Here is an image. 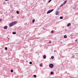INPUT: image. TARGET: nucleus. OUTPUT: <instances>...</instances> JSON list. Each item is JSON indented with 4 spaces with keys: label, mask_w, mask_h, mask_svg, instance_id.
I'll use <instances>...</instances> for the list:
<instances>
[{
    "label": "nucleus",
    "mask_w": 78,
    "mask_h": 78,
    "mask_svg": "<svg viewBox=\"0 0 78 78\" xmlns=\"http://www.w3.org/2000/svg\"><path fill=\"white\" fill-rule=\"evenodd\" d=\"M35 21V20L34 19L33 20H32V22H33V23H34V22Z\"/></svg>",
    "instance_id": "obj_17"
},
{
    "label": "nucleus",
    "mask_w": 78,
    "mask_h": 78,
    "mask_svg": "<svg viewBox=\"0 0 78 78\" xmlns=\"http://www.w3.org/2000/svg\"><path fill=\"white\" fill-rule=\"evenodd\" d=\"M16 13H17V14H19V11H16Z\"/></svg>",
    "instance_id": "obj_16"
},
{
    "label": "nucleus",
    "mask_w": 78,
    "mask_h": 78,
    "mask_svg": "<svg viewBox=\"0 0 78 78\" xmlns=\"http://www.w3.org/2000/svg\"><path fill=\"white\" fill-rule=\"evenodd\" d=\"M55 52H57V51H56V50H55L54 51Z\"/></svg>",
    "instance_id": "obj_26"
},
{
    "label": "nucleus",
    "mask_w": 78,
    "mask_h": 78,
    "mask_svg": "<svg viewBox=\"0 0 78 78\" xmlns=\"http://www.w3.org/2000/svg\"><path fill=\"white\" fill-rule=\"evenodd\" d=\"M60 19H63V17L62 16H61L60 17Z\"/></svg>",
    "instance_id": "obj_12"
},
{
    "label": "nucleus",
    "mask_w": 78,
    "mask_h": 78,
    "mask_svg": "<svg viewBox=\"0 0 78 78\" xmlns=\"http://www.w3.org/2000/svg\"><path fill=\"white\" fill-rule=\"evenodd\" d=\"M51 75H53V72H51Z\"/></svg>",
    "instance_id": "obj_15"
},
{
    "label": "nucleus",
    "mask_w": 78,
    "mask_h": 78,
    "mask_svg": "<svg viewBox=\"0 0 78 78\" xmlns=\"http://www.w3.org/2000/svg\"><path fill=\"white\" fill-rule=\"evenodd\" d=\"M51 33H53V30H52L51 31Z\"/></svg>",
    "instance_id": "obj_23"
},
{
    "label": "nucleus",
    "mask_w": 78,
    "mask_h": 78,
    "mask_svg": "<svg viewBox=\"0 0 78 78\" xmlns=\"http://www.w3.org/2000/svg\"><path fill=\"white\" fill-rule=\"evenodd\" d=\"M2 21V20L1 19H0V21L1 22Z\"/></svg>",
    "instance_id": "obj_28"
},
{
    "label": "nucleus",
    "mask_w": 78,
    "mask_h": 78,
    "mask_svg": "<svg viewBox=\"0 0 78 78\" xmlns=\"http://www.w3.org/2000/svg\"><path fill=\"white\" fill-rule=\"evenodd\" d=\"M12 23H13V24H14V25L16 24V23H17V21H14L12 22Z\"/></svg>",
    "instance_id": "obj_4"
},
{
    "label": "nucleus",
    "mask_w": 78,
    "mask_h": 78,
    "mask_svg": "<svg viewBox=\"0 0 78 78\" xmlns=\"http://www.w3.org/2000/svg\"><path fill=\"white\" fill-rule=\"evenodd\" d=\"M67 0L66 1H65L64 2L63 4L64 5H65V4H66V3H67Z\"/></svg>",
    "instance_id": "obj_8"
},
{
    "label": "nucleus",
    "mask_w": 78,
    "mask_h": 78,
    "mask_svg": "<svg viewBox=\"0 0 78 78\" xmlns=\"http://www.w3.org/2000/svg\"><path fill=\"white\" fill-rule=\"evenodd\" d=\"M70 25H71V23H68L67 25V27H70Z\"/></svg>",
    "instance_id": "obj_5"
},
{
    "label": "nucleus",
    "mask_w": 78,
    "mask_h": 78,
    "mask_svg": "<svg viewBox=\"0 0 78 78\" xmlns=\"http://www.w3.org/2000/svg\"><path fill=\"white\" fill-rule=\"evenodd\" d=\"M11 72H12H12H13V70L11 69Z\"/></svg>",
    "instance_id": "obj_18"
},
{
    "label": "nucleus",
    "mask_w": 78,
    "mask_h": 78,
    "mask_svg": "<svg viewBox=\"0 0 78 78\" xmlns=\"http://www.w3.org/2000/svg\"><path fill=\"white\" fill-rule=\"evenodd\" d=\"M49 67L50 68H53L54 67V65L52 64H50L49 65Z\"/></svg>",
    "instance_id": "obj_1"
},
{
    "label": "nucleus",
    "mask_w": 78,
    "mask_h": 78,
    "mask_svg": "<svg viewBox=\"0 0 78 78\" xmlns=\"http://www.w3.org/2000/svg\"><path fill=\"white\" fill-rule=\"evenodd\" d=\"M51 1V0H50L48 2V3H50Z\"/></svg>",
    "instance_id": "obj_24"
},
{
    "label": "nucleus",
    "mask_w": 78,
    "mask_h": 78,
    "mask_svg": "<svg viewBox=\"0 0 78 78\" xmlns=\"http://www.w3.org/2000/svg\"><path fill=\"white\" fill-rule=\"evenodd\" d=\"M54 9H51V10H49V11H48L47 14H49V13H50V12H51L53 11Z\"/></svg>",
    "instance_id": "obj_2"
},
{
    "label": "nucleus",
    "mask_w": 78,
    "mask_h": 78,
    "mask_svg": "<svg viewBox=\"0 0 78 78\" xmlns=\"http://www.w3.org/2000/svg\"><path fill=\"white\" fill-rule=\"evenodd\" d=\"M43 58H44V59H45V58H46V56H45V55H44Z\"/></svg>",
    "instance_id": "obj_9"
},
{
    "label": "nucleus",
    "mask_w": 78,
    "mask_h": 78,
    "mask_svg": "<svg viewBox=\"0 0 78 78\" xmlns=\"http://www.w3.org/2000/svg\"><path fill=\"white\" fill-rule=\"evenodd\" d=\"M34 78H36V75H34Z\"/></svg>",
    "instance_id": "obj_20"
},
{
    "label": "nucleus",
    "mask_w": 78,
    "mask_h": 78,
    "mask_svg": "<svg viewBox=\"0 0 78 78\" xmlns=\"http://www.w3.org/2000/svg\"><path fill=\"white\" fill-rule=\"evenodd\" d=\"M7 38H8V39H9V38H8V37H7Z\"/></svg>",
    "instance_id": "obj_30"
},
{
    "label": "nucleus",
    "mask_w": 78,
    "mask_h": 78,
    "mask_svg": "<svg viewBox=\"0 0 78 78\" xmlns=\"http://www.w3.org/2000/svg\"><path fill=\"white\" fill-rule=\"evenodd\" d=\"M51 41H49V44H51Z\"/></svg>",
    "instance_id": "obj_27"
},
{
    "label": "nucleus",
    "mask_w": 78,
    "mask_h": 78,
    "mask_svg": "<svg viewBox=\"0 0 78 78\" xmlns=\"http://www.w3.org/2000/svg\"><path fill=\"white\" fill-rule=\"evenodd\" d=\"M64 37L65 38H67V35H65L64 36Z\"/></svg>",
    "instance_id": "obj_14"
},
{
    "label": "nucleus",
    "mask_w": 78,
    "mask_h": 78,
    "mask_svg": "<svg viewBox=\"0 0 78 78\" xmlns=\"http://www.w3.org/2000/svg\"><path fill=\"white\" fill-rule=\"evenodd\" d=\"M55 14L56 15H58V14H59V11H57L56 12Z\"/></svg>",
    "instance_id": "obj_6"
},
{
    "label": "nucleus",
    "mask_w": 78,
    "mask_h": 78,
    "mask_svg": "<svg viewBox=\"0 0 78 78\" xmlns=\"http://www.w3.org/2000/svg\"><path fill=\"white\" fill-rule=\"evenodd\" d=\"M5 50H6L8 49V48H7V47H5Z\"/></svg>",
    "instance_id": "obj_22"
},
{
    "label": "nucleus",
    "mask_w": 78,
    "mask_h": 78,
    "mask_svg": "<svg viewBox=\"0 0 78 78\" xmlns=\"http://www.w3.org/2000/svg\"><path fill=\"white\" fill-rule=\"evenodd\" d=\"M64 5V4H62L61 5H60V8H61V6H63V5Z\"/></svg>",
    "instance_id": "obj_11"
},
{
    "label": "nucleus",
    "mask_w": 78,
    "mask_h": 78,
    "mask_svg": "<svg viewBox=\"0 0 78 78\" xmlns=\"http://www.w3.org/2000/svg\"><path fill=\"white\" fill-rule=\"evenodd\" d=\"M29 64H32V62H29Z\"/></svg>",
    "instance_id": "obj_21"
},
{
    "label": "nucleus",
    "mask_w": 78,
    "mask_h": 78,
    "mask_svg": "<svg viewBox=\"0 0 78 78\" xmlns=\"http://www.w3.org/2000/svg\"><path fill=\"white\" fill-rule=\"evenodd\" d=\"M13 25H14V24L12 22L10 23L9 25V26L10 27H12V26H13Z\"/></svg>",
    "instance_id": "obj_3"
},
{
    "label": "nucleus",
    "mask_w": 78,
    "mask_h": 78,
    "mask_svg": "<svg viewBox=\"0 0 78 78\" xmlns=\"http://www.w3.org/2000/svg\"><path fill=\"white\" fill-rule=\"evenodd\" d=\"M74 57H75V56H72V58H74Z\"/></svg>",
    "instance_id": "obj_25"
},
{
    "label": "nucleus",
    "mask_w": 78,
    "mask_h": 78,
    "mask_svg": "<svg viewBox=\"0 0 78 78\" xmlns=\"http://www.w3.org/2000/svg\"><path fill=\"white\" fill-rule=\"evenodd\" d=\"M12 34H16V32H12Z\"/></svg>",
    "instance_id": "obj_10"
},
{
    "label": "nucleus",
    "mask_w": 78,
    "mask_h": 78,
    "mask_svg": "<svg viewBox=\"0 0 78 78\" xmlns=\"http://www.w3.org/2000/svg\"><path fill=\"white\" fill-rule=\"evenodd\" d=\"M40 66L41 67H42V66H43V65H42V64H41L40 65Z\"/></svg>",
    "instance_id": "obj_13"
},
{
    "label": "nucleus",
    "mask_w": 78,
    "mask_h": 78,
    "mask_svg": "<svg viewBox=\"0 0 78 78\" xmlns=\"http://www.w3.org/2000/svg\"><path fill=\"white\" fill-rule=\"evenodd\" d=\"M76 41H77V40H76Z\"/></svg>",
    "instance_id": "obj_29"
},
{
    "label": "nucleus",
    "mask_w": 78,
    "mask_h": 78,
    "mask_svg": "<svg viewBox=\"0 0 78 78\" xmlns=\"http://www.w3.org/2000/svg\"><path fill=\"white\" fill-rule=\"evenodd\" d=\"M51 59H54V56H52L51 57Z\"/></svg>",
    "instance_id": "obj_19"
},
{
    "label": "nucleus",
    "mask_w": 78,
    "mask_h": 78,
    "mask_svg": "<svg viewBox=\"0 0 78 78\" xmlns=\"http://www.w3.org/2000/svg\"><path fill=\"white\" fill-rule=\"evenodd\" d=\"M8 27L7 26H5L4 27V29H7Z\"/></svg>",
    "instance_id": "obj_7"
}]
</instances>
